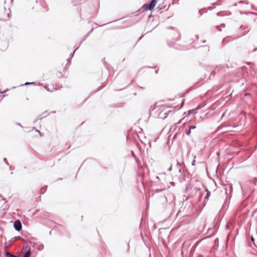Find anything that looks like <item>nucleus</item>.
I'll use <instances>...</instances> for the list:
<instances>
[{
	"label": "nucleus",
	"mask_w": 257,
	"mask_h": 257,
	"mask_svg": "<svg viewBox=\"0 0 257 257\" xmlns=\"http://www.w3.org/2000/svg\"><path fill=\"white\" fill-rule=\"evenodd\" d=\"M158 117L161 119L166 118L168 115L169 113L173 112L174 111L169 109V108L165 106H162L158 109Z\"/></svg>",
	"instance_id": "f257e3e1"
},
{
	"label": "nucleus",
	"mask_w": 257,
	"mask_h": 257,
	"mask_svg": "<svg viewBox=\"0 0 257 257\" xmlns=\"http://www.w3.org/2000/svg\"><path fill=\"white\" fill-rule=\"evenodd\" d=\"M157 0H152L150 4L149 5L148 4H144L142 8L145 9V10H152L155 6H156V4L157 3Z\"/></svg>",
	"instance_id": "f03ea898"
},
{
	"label": "nucleus",
	"mask_w": 257,
	"mask_h": 257,
	"mask_svg": "<svg viewBox=\"0 0 257 257\" xmlns=\"http://www.w3.org/2000/svg\"><path fill=\"white\" fill-rule=\"evenodd\" d=\"M14 227L17 231H20L22 229L21 221L19 220H16L14 223Z\"/></svg>",
	"instance_id": "7ed1b4c3"
},
{
	"label": "nucleus",
	"mask_w": 257,
	"mask_h": 257,
	"mask_svg": "<svg viewBox=\"0 0 257 257\" xmlns=\"http://www.w3.org/2000/svg\"><path fill=\"white\" fill-rule=\"evenodd\" d=\"M31 254V250L29 249L27 250L22 257H30Z\"/></svg>",
	"instance_id": "20e7f679"
},
{
	"label": "nucleus",
	"mask_w": 257,
	"mask_h": 257,
	"mask_svg": "<svg viewBox=\"0 0 257 257\" xmlns=\"http://www.w3.org/2000/svg\"><path fill=\"white\" fill-rule=\"evenodd\" d=\"M44 88L47 90L48 91L50 92H53V90H56L55 88H54L53 86H52V89H51L50 88L48 87L47 85H46L44 86Z\"/></svg>",
	"instance_id": "39448f33"
},
{
	"label": "nucleus",
	"mask_w": 257,
	"mask_h": 257,
	"mask_svg": "<svg viewBox=\"0 0 257 257\" xmlns=\"http://www.w3.org/2000/svg\"><path fill=\"white\" fill-rule=\"evenodd\" d=\"M5 255L7 257H18L17 255H14L9 252H6Z\"/></svg>",
	"instance_id": "423d86ee"
},
{
	"label": "nucleus",
	"mask_w": 257,
	"mask_h": 257,
	"mask_svg": "<svg viewBox=\"0 0 257 257\" xmlns=\"http://www.w3.org/2000/svg\"><path fill=\"white\" fill-rule=\"evenodd\" d=\"M206 191L207 192V193L206 196L205 197V199L207 200H208L209 197L210 195V192L207 189H206Z\"/></svg>",
	"instance_id": "0eeeda50"
},
{
	"label": "nucleus",
	"mask_w": 257,
	"mask_h": 257,
	"mask_svg": "<svg viewBox=\"0 0 257 257\" xmlns=\"http://www.w3.org/2000/svg\"><path fill=\"white\" fill-rule=\"evenodd\" d=\"M184 101H185V99H182L181 105V106L180 107H179L177 108L178 110L180 109L183 107L184 103Z\"/></svg>",
	"instance_id": "6e6552de"
},
{
	"label": "nucleus",
	"mask_w": 257,
	"mask_h": 257,
	"mask_svg": "<svg viewBox=\"0 0 257 257\" xmlns=\"http://www.w3.org/2000/svg\"><path fill=\"white\" fill-rule=\"evenodd\" d=\"M35 84V82H26L25 83V85H31V84Z\"/></svg>",
	"instance_id": "1a4fd4ad"
},
{
	"label": "nucleus",
	"mask_w": 257,
	"mask_h": 257,
	"mask_svg": "<svg viewBox=\"0 0 257 257\" xmlns=\"http://www.w3.org/2000/svg\"><path fill=\"white\" fill-rule=\"evenodd\" d=\"M191 130L189 128V129L186 131V135L187 136H189L191 133Z\"/></svg>",
	"instance_id": "9d476101"
},
{
	"label": "nucleus",
	"mask_w": 257,
	"mask_h": 257,
	"mask_svg": "<svg viewBox=\"0 0 257 257\" xmlns=\"http://www.w3.org/2000/svg\"><path fill=\"white\" fill-rule=\"evenodd\" d=\"M77 49H78V48H77L74 50V51L73 52V53L70 54V56H69L70 58H72L73 57V55H74V53H75V51H76Z\"/></svg>",
	"instance_id": "9b49d317"
},
{
	"label": "nucleus",
	"mask_w": 257,
	"mask_h": 257,
	"mask_svg": "<svg viewBox=\"0 0 257 257\" xmlns=\"http://www.w3.org/2000/svg\"><path fill=\"white\" fill-rule=\"evenodd\" d=\"M251 240L252 242L253 243L254 245L256 246V245L254 242V238L252 236H251Z\"/></svg>",
	"instance_id": "f8f14e48"
},
{
	"label": "nucleus",
	"mask_w": 257,
	"mask_h": 257,
	"mask_svg": "<svg viewBox=\"0 0 257 257\" xmlns=\"http://www.w3.org/2000/svg\"><path fill=\"white\" fill-rule=\"evenodd\" d=\"M47 187V186H46L45 188H42L41 189V190L43 191V192L41 193L43 194V193H44L46 191Z\"/></svg>",
	"instance_id": "ddd939ff"
},
{
	"label": "nucleus",
	"mask_w": 257,
	"mask_h": 257,
	"mask_svg": "<svg viewBox=\"0 0 257 257\" xmlns=\"http://www.w3.org/2000/svg\"><path fill=\"white\" fill-rule=\"evenodd\" d=\"M196 127V126L195 125H191V126H190V127H189V128H190L191 130L195 129Z\"/></svg>",
	"instance_id": "4468645a"
},
{
	"label": "nucleus",
	"mask_w": 257,
	"mask_h": 257,
	"mask_svg": "<svg viewBox=\"0 0 257 257\" xmlns=\"http://www.w3.org/2000/svg\"><path fill=\"white\" fill-rule=\"evenodd\" d=\"M228 188L229 189H231V187L230 186H226L225 188V191H226V193L227 194V188Z\"/></svg>",
	"instance_id": "2eb2a0df"
},
{
	"label": "nucleus",
	"mask_w": 257,
	"mask_h": 257,
	"mask_svg": "<svg viewBox=\"0 0 257 257\" xmlns=\"http://www.w3.org/2000/svg\"><path fill=\"white\" fill-rule=\"evenodd\" d=\"M194 158H195V156L194 157ZM195 159H194L192 163V166H194L195 165Z\"/></svg>",
	"instance_id": "dca6fc26"
},
{
	"label": "nucleus",
	"mask_w": 257,
	"mask_h": 257,
	"mask_svg": "<svg viewBox=\"0 0 257 257\" xmlns=\"http://www.w3.org/2000/svg\"><path fill=\"white\" fill-rule=\"evenodd\" d=\"M172 166H170V167H169V168L168 169V170L169 171H171L172 170Z\"/></svg>",
	"instance_id": "f3484780"
},
{
	"label": "nucleus",
	"mask_w": 257,
	"mask_h": 257,
	"mask_svg": "<svg viewBox=\"0 0 257 257\" xmlns=\"http://www.w3.org/2000/svg\"><path fill=\"white\" fill-rule=\"evenodd\" d=\"M4 162L6 163V164H7V165H9L8 163H7V162L6 161V158H4Z\"/></svg>",
	"instance_id": "a211bd4d"
},
{
	"label": "nucleus",
	"mask_w": 257,
	"mask_h": 257,
	"mask_svg": "<svg viewBox=\"0 0 257 257\" xmlns=\"http://www.w3.org/2000/svg\"><path fill=\"white\" fill-rule=\"evenodd\" d=\"M240 29H244V28L242 26H241L240 27Z\"/></svg>",
	"instance_id": "6ab92c4d"
},
{
	"label": "nucleus",
	"mask_w": 257,
	"mask_h": 257,
	"mask_svg": "<svg viewBox=\"0 0 257 257\" xmlns=\"http://www.w3.org/2000/svg\"><path fill=\"white\" fill-rule=\"evenodd\" d=\"M257 50V48H255L253 49V52H255Z\"/></svg>",
	"instance_id": "aec40b11"
},
{
	"label": "nucleus",
	"mask_w": 257,
	"mask_h": 257,
	"mask_svg": "<svg viewBox=\"0 0 257 257\" xmlns=\"http://www.w3.org/2000/svg\"><path fill=\"white\" fill-rule=\"evenodd\" d=\"M17 125H20V126H22L21 125V124L20 123H17Z\"/></svg>",
	"instance_id": "412c9836"
},
{
	"label": "nucleus",
	"mask_w": 257,
	"mask_h": 257,
	"mask_svg": "<svg viewBox=\"0 0 257 257\" xmlns=\"http://www.w3.org/2000/svg\"><path fill=\"white\" fill-rule=\"evenodd\" d=\"M158 9L160 10H161L162 9V8L160 6H158Z\"/></svg>",
	"instance_id": "4be33fe9"
},
{
	"label": "nucleus",
	"mask_w": 257,
	"mask_h": 257,
	"mask_svg": "<svg viewBox=\"0 0 257 257\" xmlns=\"http://www.w3.org/2000/svg\"><path fill=\"white\" fill-rule=\"evenodd\" d=\"M192 112H194V113H196V110H191Z\"/></svg>",
	"instance_id": "5701e85b"
},
{
	"label": "nucleus",
	"mask_w": 257,
	"mask_h": 257,
	"mask_svg": "<svg viewBox=\"0 0 257 257\" xmlns=\"http://www.w3.org/2000/svg\"><path fill=\"white\" fill-rule=\"evenodd\" d=\"M88 35H89V34H88L87 36H85V38L83 39V40H85V39L87 38V37L88 36Z\"/></svg>",
	"instance_id": "b1692460"
},
{
	"label": "nucleus",
	"mask_w": 257,
	"mask_h": 257,
	"mask_svg": "<svg viewBox=\"0 0 257 257\" xmlns=\"http://www.w3.org/2000/svg\"><path fill=\"white\" fill-rule=\"evenodd\" d=\"M8 17L9 18H10V13H9V14H8Z\"/></svg>",
	"instance_id": "393cba45"
},
{
	"label": "nucleus",
	"mask_w": 257,
	"mask_h": 257,
	"mask_svg": "<svg viewBox=\"0 0 257 257\" xmlns=\"http://www.w3.org/2000/svg\"><path fill=\"white\" fill-rule=\"evenodd\" d=\"M225 41V39H224L223 40V43H224Z\"/></svg>",
	"instance_id": "a878e982"
},
{
	"label": "nucleus",
	"mask_w": 257,
	"mask_h": 257,
	"mask_svg": "<svg viewBox=\"0 0 257 257\" xmlns=\"http://www.w3.org/2000/svg\"><path fill=\"white\" fill-rule=\"evenodd\" d=\"M201 10H200V11H199V13H200V14H201Z\"/></svg>",
	"instance_id": "bb28decb"
},
{
	"label": "nucleus",
	"mask_w": 257,
	"mask_h": 257,
	"mask_svg": "<svg viewBox=\"0 0 257 257\" xmlns=\"http://www.w3.org/2000/svg\"><path fill=\"white\" fill-rule=\"evenodd\" d=\"M0 93H2L3 92H1V91H0Z\"/></svg>",
	"instance_id": "cd10ccee"
}]
</instances>
